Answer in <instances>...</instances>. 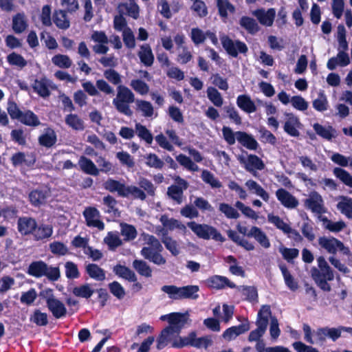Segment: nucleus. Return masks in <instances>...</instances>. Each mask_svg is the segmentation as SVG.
Returning a JSON list of instances; mask_svg holds the SVG:
<instances>
[{
    "instance_id": "obj_1",
    "label": "nucleus",
    "mask_w": 352,
    "mask_h": 352,
    "mask_svg": "<svg viewBox=\"0 0 352 352\" xmlns=\"http://www.w3.org/2000/svg\"><path fill=\"white\" fill-rule=\"evenodd\" d=\"M162 321H167L169 324L160 333L157 339V349H163L171 340L172 336L175 334L179 335L189 319V314L185 313L172 312L168 314L161 316Z\"/></svg>"
},
{
    "instance_id": "obj_2",
    "label": "nucleus",
    "mask_w": 352,
    "mask_h": 352,
    "mask_svg": "<svg viewBox=\"0 0 352 352\" xmlns=\"http://www.w3.org/2000/svg\"><path fill=\"white\" fill-rule=\"evenodd\" d=\"M18 232L22 236H32L34 241H43L50 238L53 234L50 225L38 224L35 218L30 216L19 217L16 222Z\"/></svg>"
},
{
    "instance_id": "obj_3",
    "label": "nucleus",
    "mask_w": 352,
    "mask_h": 352,
    "mask_svg": "<svg viewBox=\"0 0 352 352\" xmlns=\"http://www.w3.org/2000/svg\"><path fill=\"white\" fill-rule=\"evenodd\" d=\"M161 290L167 294L172 300L193 299L198 298L199 287L197 285H186L177 287L176 285H164Z\"/></svg>"
},
{
    "instance_id": "obj_4",
    "label": "nucleus",
    "mask_w": 352,
    "mask_h": 352,
    "mask_svg": "<svg viewBox=\"0 0 352 352\" xmlns=\"http://www.w3.org/2000/svg\"><path fill=\"white\" fill-rule=\"evenodd\" d=\"M117 89V96L113 98V104L120 113L129 117L131 116L133 111L130 109L129 104L135 101L134 94L129 88L124 85H119Z\"/></svg>"
},
{
    "instance_id": "obj_5",
    "label": "nucleus",
    "mask_w": 352,
    "mask_h": 352,
    "mask_svg": "<svg viewBox=\"0 0 352 352\" xmlns=\"http://www.w3.org/2000/svg\"><path fill=\"white\" fill-rule=\"evenodd\" d=\"M187 226L197 235L199 239L204 240H213L219 242H224L225 237L217 230V229L210 225L206 223H197L195 221L187 223Z\"/></svg>"
},
{
    "instance_id": "obj_6",
    "label": "nucleus",
    "mask_w": 352,
    "mask_h": 352,
    "mask_svg": "<svg viewBox=\"0 0 352 352\" xmlns=\"http://www.w3.org/2000/svg\"><path fill=\"white\" fill-rule=\"evenodd\" d=\"M175 184H172L167 188L168 197L177 204L183 202L184 192L189 186L188 182L177 175L174 177Z\"/></svg>"
},
{
    "instance_id": "obj_7",
    "label": "nucleus",
    "mask_w": 352,
    "mask_h": 352,
    "mask_svg": "<svg viewBox=\"0 0 352 352\" xmlns=\"http://www.w3.org/2000/svg\"><path fill=\"white\" fill-rule=\"evenodd\" d=\"M220 40L226 52L234 58H236L239 53L245 54L248 51V46L244 42L239 40L234 41L228 35L221 36Z\"/></svg>"
},
{
    "instance_id": "obj_8",
    "label": "nucleus",
    "mask_w": 352,
    "mask_h": 352,
    "mask_svg": "<svg viewBox=\"0 0 352 352\" xmlns=\"http://www.w3.org/2000/svg\"><path fill=\"white\" fill-rule=\"evenodd\" d=\"M318 244L330 254H335L338 250L344 255H351L349 248L335 237L327 238L325 236H320L318 239Z\"/></svg>"
},
{
    "instance_id": "obj_9",
    "label": "nucleus",
    "mask_w": 352,
    "mask_h": 352,
    "mask_svg": "<svg viewBox=\"0 0 352 352\" xmlns=\"http://www.w3.org/2000/svg\"><path fill=\"white\" fill-rule=\"evenodd\" d=\"M82 87L84 91L91 96L99 95V91L107 95H114L113 88L103 79L97 80L96 86L91 81H87L82 84Z\"/></svg>"
},
{
    "instance_id": "obj_10",
    "label": "nucleus",
    "mask_w": 352,
    "mask_h": 352,
    "mask_svg": "<svg viewBox=\"0 0 352 352\" xmlns=\"http://www.w3.org/2000/svg\"><path fill=\"white\" fill-rule=\"evenodd\" d=\"M239 160L241 164H243L245 170L251 173L254 177L258 176L257 170H262L265 167L263 161L254 154L248 155L247 158L240 157Z\"/></svg>"
},
{
    "instance_id": "obj_11",
    "label": "nucleus",
    "mask_w": 352,
    "mask_h": 352,
    "mask_svg": "<svg viewBox=\"0 0 352 352\" xmlns=\"http://www.w3.org/2000/svg\"><path fill=\"white\" fill-rule=\"evenodd\" d=\"M238 232L248 237H254L261 246L265 248L270 247V242L266 234L262 230L256 226H252L249 232L247 233L248 228L239 224L236 226Z\"/></svg>"
},
{
    "instance_id": "obj_12",
    "label": "nucleus",
    "mask_w": 352,
    "mask_h": 352,
    "mask_svg": "<svg viewBox=\"0 0 352 352\" xmlns=\"http://www.w3.org/2000/svg\"><path fill=\"white\" fill-rule=\"evenodd\" d=\"M304 206L313 213L322 214L326 212L322 196L316 191H312L309 197L304 200Z\"/></svg>"
},
{
    "instance_id": "obj_13",
    "label": "nucleus",
    "mask_w": 352,
    "mask_h": 352,
    "mask_svg": "<svg viewBox=\"0 0 352 352\" xmlns=\"http://www.w3.org/2000/svg\"><path fill=\"white\" fill-rule=\"evenodd\" d=\"M206 287L211 289L220 290L229 287L234 289L236 287L234 283L230 280L226 276L220 275H212L204 281Z\"/></svg>"
},
{
    "instance_id": "obj_14",
    "label": "nucleus",
    "mask_w": 352,
    "mask_h": 352,
    "mask_svg": "<svg viewBox=\"0 0 352 352\" xmlns=\"http://www.w3.org/2000/svg\"><path fill=\"white\" fill-rule=\"evenodd\" d=\"M318 268L315 267L311 268V273L312 278H327L329 280L334 279L333 270L329 265L324 256H320L317 258Z\"/></svg>"
},
{
    "instance_id": "obj_15",
    "label": "nucleus",
    "mask_w": 352,
    "mask_h": 352,
    "mask_svg": "<svg viewBox=\"0 0 352 352\" xmlns=\"http://www.w3.org/2000/svg\"><path fill=\"white\" fill-rule=\"evenodd\" d=\"M284 115L286 118V120L283 124L284 131L291 137H299V129L301 126L299 118L293 113L285 112Z\"/></svg>"
},
{
    "instance_id": "obj_16",
    "label": "nucleus",
    "mask_w": 352,
    "mask_h": 352,
    "mask_svg": "<svg viewBox=\"0 0 352 352\" xmlns=\"http://www.w3.org/2000/svg\"><path fill=\"white\" fill-rule=\"evenodd\" d=\"M51 195V190L49 188L41 187L32 190L29 194V201L32 206L40 207L47 202V199Z\"/></svg>"
},
{
    "instance_id": "obj_17",
    "label": "nucleus",
    "mask_w": 352,
    "mask_h": 352,
    "mask_svg": "<svg viewBox=\"0 0 352 352\" xmlns=\"http://www.w3.org/2000/svg\"><path fill=\"white\" fill-rule=\"evenodd\" d=\"M87 226L89 227L97 228L99 230L104 229V223L100 220V212L95 207H87L83 212Z\"/></svg>"
},
{
    "instance_id": "obj_18",
    "label": "nucleus",
    "mask_w": 352,
    "mask_h": 352,
    "mask_svg": "<svg viewBox=\"0 0 352 352\" xmlns=\"http://www.w3.org/2000/svg\"><path fill=\"white\" fill-rule=\"evenodd\" d=\"M276 196L280 204L287 208H296L299 204V201L296 197L284 188L278 189L276 191Z\"/></svg>"
},
{
    "instance_id": "obj_19",
    "label": "nucleus",
    "mask_w": 352,
    "mask_h": 352,
    "mask_svg": "<svg viewBox=\"0 0 352 352\" xmlns=\"http://www.w3.org/2000/svg\"><path fill=\"white\" fill-rule=\"evenodd\" d=\"M253 15L261 25L270 27L273 25L275 19L276 10L272 8L265 11L263 8H259L253 12Z\"/></svg>"
},
{
    "instance_id": "obj_20",
    "label": "nucleus",
    "mask_w": 352,
    "mask_h": 352,
    "mask_svg": "<svg viewBox=\"0 0 352 352\" xmlns=\"http://www.w3.org/2000/svg\"><path fill=\"white\" fill-rule=\"evenodd\" d=\"M47 307L56 319L63 318L67 315V311L65 305L56 298L48 299Z\"/></svg>"
},
{
    "instance_id": "obj_21",
    "label": "nucleus",
    "mask_w": 352,
    "mask_h": 352,
    "mask_svg": "<svg viewBox=\"0 0 352 352\" xmlns=\"http://www.w3.org/2000/svg\"><path fill=\"white\" fill-rule=\"evenodd\" d=\"M250 330V323L248 320H245V323L237 326H232L228 328L222 334V337L228 341L235 339L238 336L243 334Z\"/></svg>"
},
{
    "instance_id": "obj_22",
    "label": "nucleus",
    "mask_w": 352,
    "mask_h": 352,
    "mask_svg": "<svg viewBox=\"0 0 352 352\" xmlns=\"http://www.w3.org/2000/svg\"><path fill=\"white\" fill-rule=\"evenodd\" d=\"M162 251H158L149 247H144L141 250V254L143 257L149 261L157 265H162L166 263V258L161 254Z\"/></svg>"
},
{
    "instance_id": "obj_23",
    "label": "nucleus",
    "mask_w": 352,
    "mask_h": 352,
    "mask_svg": "<svg viewBox=\"0 0 352 352\" xmlns=\"http://www.w3.org/2000/svg\"><path fill=\"white\" fill-rule=\"evenodd\" d=\"M236 136L239 143L249 150L256 151L259 146L258 142L253 135L245 131H236Z\"/></svg>"
},
{
    "instance_id": "obj_24",
    "label": "nucleus",
    "mask_w": 352,
    "mask_h": 352,
    "mask_svg": "<svg viewBox=\"0 0 352 352\" xmlns=\"http://www.w3.org/2000/svg\"><path fill=\"white\" fill-rule=\"evenodd\" d=\"M236 104L239 109L247 113H252L256 111V106L250 96L241 94L236 98Z\"/></svg>"
},
{
    "instance_id": "obj_25",
    "label": "nucleus",
    "mask_w": 352,
    "mask_h": 352,
    "mask_svg": "<svg viewBox=\"0 0 352 352\" xmlns=\"http://www.w3.org/2000/svg\"><path fill=\"white\" fill-rule=\"evenodd\" d=\"M126 186L124 183L112 178H109L103 184V187L106 190L110 192H117L118 196L122 197H124V195H125Z\"/></svg>"
},
{
    "instance_id": "obj_26",
    "label": "nucleus",
    "mask_w": 352,
    "mask_h": 352,
    "mask_svg": "<svg viewBox=\"0 0 352 352\" xmlns=\"http://www.w3.org/2000/svg\"><path fill=\"white\" fill-rule=\"evenodd\" d=\"M47 265L43 261H36L32 262L28 268V274L36 278H41L46 274Z\"/></svg>"
},
{
    "instance_id": "obj_27",
    "label": "nucleus",
    "mask_w": 352,
    "mask_h": 352,
    "mask_svg": "<svg viewBox=\"0 0 352 352\" xmlns=\"http://www.w3.org/2000/svg\"><path fill=\"white\" fill-rule=\"evenodd\" d=\"M50 85V80L47 78L43 77L40 80L36 79L34 83L32 85L34 91L37 93L43 98H47L50 95L49 87Z\"/></svg>"
},
{
    "instance_id": "obj_28",
    "label": "nucleus",
    "mask_w": 352,
    "mask_h": 352,
    "mask_svg": "<svg viewBox=\"0 0 352 352\" xmlns=\"http://www.w3.org/2000/svg\"><path fill=\"white\" fill-rule=\"evenodd\" d=\"M113 272L118 277L127 280L129 282H136L137 280L135 272L125 265L117 264L113 267Z\"/></svg>"
},
{
    "instance_id": "obj_29",
    "label": "nucleus",
    "mask_w": 352,
    "mask_h": 352,
    "mask_svg": "<svg viewBox=\"0 0 352 352\" xmlns=\"http://www.w3.org/2000/svg\"><path fill=\"white\" fill-rule=\"evenodd\" d=\"M52 19L58 29L67 30L70 26V21L67 19L65 10H56L53 13Z\"/></svg>"
},
{
    "instance_id": "obj_30",
    "label": "nucleus",
    "mask_w": 352,
    "mask_h": 352,
    "mask_svg": "<svg viewBox=\"0 0 352 352\" xmlns=\"http://www.w3.org/2000/svg\"><path fill=\"white\" fill-rule=\"evenodd\" d=\"M78 165L82 171L86 174L98 176L100 173V170L95 164L85 156L82 155L79 158Z\"/></svg>"
},
{
    "instance_id": "obj_31",
    "label": "nucleus",
    "mask_w": 352,
    "mask_h": 352,
    "mask_svg": "<svg viewBox=\"0 0 352 352\" xmlns=\"http://www.w3.org/2000/svg\"><path fill=\"white\" fill-rule=\"evenodd\" d=\"M18 120L21 124L32 127H36L41 124L38 116L30 109L23 111Z\"/></svg>"
},
{
    "instance_id": "obj_32",
    "label": "nucleus",
    "mask_w": 352,
    "mask_h": 352,
    "mask_svg": "<svg viewBox=\"0 0 352 352\" xmlns=\"http://www.w3.org/2000/svg\"><path fill=\"white\" fill-rule=\"evenodd\" d=\"M56 134L51 128H47L46 132L38 137L39 144L46 148L53 146L56 144Z\"/></svg>"
},
{
    "instance_id": "obj_33",
    "label": "nucleus",
    "mask_w": 352,
    "mask_h": 352,
    "mask_svg": "<svg viewBox=\"0 0 352 352\" xmlns=\"http://www.w3.org/2000/svg\"><path fill=\"white\" fill-rule=\"evenodd\" d=\"M141 50L138 52V56L140 61L146 67H150L153 64L154 55L149 45L144 44L140 47Z\"/></svg>"
},
{
    "instance_id": "obj_34",
    "label": "nucleus",
    "mask_w": 352,
    "mask_h": 352,
    "mask_svg": "<svg viewBox=\"0 0 352 352\" xmlns=\"http://www.w3.org/2000/svg\"><path fill=\"white\" fill-rule=\"evenodd\" d=\"M12 30L16 34H21L28 28V22L24 13L19 12L12 18Z\"/></svg>"
},
{
    "instance_id": "obj_35",
    "label": "nucleus",
    "mask_w": 352,
    "mask_h": 352,
    "mask_svg": "<svg viewBox=\"0 0 352 352\" xmlns=\"http://www.w3.org/2000/svg\"><path fill=\"white\" fill-rule=\"evenodd\" d=\"M86 272L90 278L102 281L105 279V272L97 264L89 263L86 266Z\"/></svg>"
},
{
    "instance_id": "obj_36",
    "label": "nucleus",
    "mask_w": 352,
    "mask_h": 352,
    "mask_svg": "<svg viewBox=\"0 0 352 352\" xmlns=\"http://www.w3.org/2000/svg\"><path fill=\"white\" fill-rule=\"evenodd\" d=\"M197 336V333L192 331L187 336H179L171 342V346L176 349H182L185 346H192L193 338Z\"/></svg>"
},
{
    "instance_id": "obj_37",
    "label": "nucleus",
    "mask_w": 352,
    "mask_h": 352,
    "mask_svg": "<svg viewBox=\"0 0 352 352\" xmlns=\"http://www.w3.org/2000/svg\"><path fill=\"white\" fill-rule=\"evenodd\" d=\"M313 128L316 133L323 139L330 141L334 137L335 129L331 126L325 127L319 123H315Z\"/></svg>"
},
{
    "instance_id": "obj_38",
    "label": "nucleus",
    "mask_w": 352,
    "mask_h": 352,
    "mask_svg": "<svg viewBox=\"0 0 352 352\" xmlns=\"http://www.w3.org/2000/svg\"><path fill=\"white\" fill-rule=\"evenodd\" d=\"M279 267L282 272L287 287L293 292L296 291L298 288V282L294 278L293 276L290 274L287 266L285 265H280Z\"/></svg>"
},
{
    "instance_id": "obj_39",
    "label": "nucleus",
    "mask_w": 352,
    "mask_h": 352,
    "mask_svg": "<svg viewBox=\"0 0 352 352\" xmlns=\"http://www.w3.org/2000/svg\"><path fill=\"white\" fill-rule=\"evenodd\" d=\"M239 24L251 34H254L259 30V27L256 21L250 16H242L240 19Z\"/></svg>"
},
{
    "instance_id": "obj_40",
    "label": "nucleus",
    "mask_w": 352,
    "mask_h": 352,
    "mask_svg": "<svg viewBox=\"0 0 352 352\" xmlns=\"http://www.w3.org/2000/svg\"><path fill=\"white\" fill-rule=\"evenodd\" d=\"M133 267L140 275L146 278L152 276V270L146 261L135 259L133 262Z\"/></svg>"
},
{
    "instance_id": "obj_41",
    "label": "nucleus",
    "mask_w": 352,
    "mask_h": 352,
    "mask_svg": "<svg viewBox=\"0 0 352 352\" xmlns=\"http://www.w3.org/2000/svg\"><path fill=\"white\" fill-rule=\"evenodd\" d=\"M94 293V289L87 283L74 287L72 289V294L75 296L86 299L91 298Z\"/></svg>"
},
{
    "instance_id": "obj_42",
    "label": "nucleus",
    "mask_w": 352,
    "mask_h": 352,
    "mask_svg": "<svg viewBox=\"0 0 352 352\" xmlns=\"http://www.w3.org/2000/svg\"><path fill=\"white\" fill-rule=\"evenodd\" d=\"M217 7L219 16L224 19L228 18V11L231 13L235 11L234 6L228 0H217Z\"/></svg>"
},
{
    "instance_id": "obj_43",
    "label": "nucleus",
    "mask_w": 352,
    "mask_h": 352,
    "mask_svg": "<svg viewBox=\"0 0 352 352\" xmlns=\"http://www.w3.org/2000/svg\"><path fill=\"white\" fill-rule=\"evenodd\" d=\"M245 186L250 190H254L255 193L263 201H268L270 199L269 194L256 182L252 179H249L245 182Z\"/></svg>"
},
{
    "instance_id": "obj_44",
    "label": "nucleus",
    "mask_w": 352,
    "mask_h": 352,
    "mask_svg": "<svg viewBox=\"0 0 352 352\" xmlns=\"http://www.w3.org/2000/svg\"><path fill=\"white\" fill-rule=\"evenodd\" d=\"M346 29L343 24H339L337 27V40L338 42L339 51L346 52L349 49V44L346 37Z\"/></svg>"
},
{
    "instance_id": "obj_45",
    "label": "nucleus",
    "mask_w": 352,
    "mask_h": 352,
    "mask_svg": "<svg viewBox=\"0 0 352 352\" xmlns=\"http://www.w3.org/2000/svg\"><path fill=\"white\" fill-rule=\"evenodd\" d=\"M337 207L348 219H352V198L343 197L342 200L338 202Z\"/></svg>"
},
{
    "instance_id": "obj_46",
    "label": "nucleus",
    "mask_w": 352,
    "mask_h": 352,
    "mask_svg": "<svg viewBox=\"0 0 352 352\" xmlns=\"http://www.w3.org/2000/svg\"><path fill=\"white\" fill-rule=\"evenodd\" d=\"M162 242L164 244L166 248L173 255L177 256L179 254L178 244L175 240L169 236L166 232L163 234Z\"/></svg>"
},
{
    "instance_id": "obj_47",
    "label": "nucleus",
    "mask_w": 352,
    "mask_h": 352,
    "mask_svg": "<svg viewBox=\"0 0 352 352\" xmlns=\"http://www.w3.org/2000/svg\"><path fill=\"white\" fill-rule=\"evenodd\" d=\"M333 173L344 184L352 188V175L348 171L342 168L336 167Z\"/></svg>"
},
{
    "instance_id": "obj_48",
    "label": "nucleus",
    "mask_w": 352,
    "mask_h": 352,
    "mask_svg": "<svg viewBox=\"0 0 352 352\" xmlns=\"http://www.w3.org/2000/svg\"><path fill=\"white\" fill-rule=\"evenodd\" d=\"M207 96L210 101L216 107H220L223 103V99L221 93L213 87L207 89Z\"/></svg>"
},
{
    "instance_id": "obj_49",
    "label": "nucleus",
    "mask_w": 352,
    "mask_h": 352,
    "mask_svg": "<svg viewBox=\"0 0 352 352\" xmlns=\"http://www.w3.org/2000/svg\"><path fill=\"white\" fill-rule=\"evenodd\" d=\"M65 123L73 129L83 130L85 128L83 120L77 114L70 113L65 117Z\"/></svg>"
},
{
    "instance_id": "obj_50",
    "label": "nucleus",
    "mask_w": 352,
    "mask_h": 352,
    "mask_svg": "<svg viewBox=\"0 0 352 352\" xmlns=\"http://www.w3.org/2000/svg\"><path fill=\"white\" fill-rule=\"evenodd\" d=\"M312 105L314 109L319 112H323L328 109V100L323 91L319 92L318 97L313 100Z\"/></svg>"
},
{
    "instance_id": "obj_51",
    "label": "nucleus",
    "mask_w": 352,
    "mask_h": 352,
    "mask_svg": "<svg viewBox=\"0 0 352 352\" xmlns=\"http://www.w3.org/2000/svg\"><path fill=\"white\" fill-rule=\"evenodd\" d=\"M124 193V197L131 196L133 199H139L142 201L145 200L146 198L145 192L142 189L133 185L126 186Z\"/></svg>"
},
{
    "instance_id": "obj_52",
    "label": "nucleus",
    "mask_w": 352,
    "mask_h": 352,
    "mask_svg": "<svg viewBox=\"0 0 352 352\" xmlns=\"http://www.w3.org/2000/svg\"><path fill=\"white\" fill-rule=\"evenodd\" d=\"M135 130L138 136L144 140L147 144H151L153 140V136L151 132L144 125L140 123L135 124Z\"/></svg>"
},
{
    "instance_id": "obj_53",
    "label": "nucleus",
    "mask_w": 352,
    "mask_h": 352,
    "mask_svg": "<svg viewBox=\"0 0 352 352\" xmlns=\"http://www.w3.org/2000/svg\"><path fill=\"white\" fill-rule=\"evenodd\" d=\"M145 164L150 168L155 169H162L164 162L155 153H148L144 156Z\"/></svg>"
},
{
    "instance_id": "obj_54",
    "label": "nucleus",
    "mask_w": 352,
    "mask_h": 352,
    "mask_svg": "<svg viewBox=\"0 0 352 352\" xmlns=\"http://www.w3.org/2000/svg\"><path fill=\"white\" fill-rule=\"evenodd\" d=\"M201 177L206 184H209L213 188H219L222 186L221 182L208 170H204L201 172Z\"/></svg>"
},
{
    "instance_id": "obj_55",
    "label": "nucleus",
    "mask_w": 352,
    "mask_h": 352,
    "mask_svg": "<svg viewBox=\"0 0 352 352\" xmlns=\"http://www.w3.org/2000/svg\"><path fill=\"white\" fill-rule=\"evenodd\" d=\"M121 235L124 236L125 241H132L137 236V230L135 228L128 223L121 224Z\"/></svg>"
},
{
    "instance_id": "obj_56",
    "label": "nucleus",
    "mask_w": 352,
    "mask_h": 352,
    "mask_svg": "<svg viewBox=\"0 0 352 352\" xmlns=\"http://www.w3.org/2000/svg\"><path fill=\"white\" fill-rule=\"evenodd\" d=\"M8 63L12 66H16L21 69L25 67L28 63L27 60L19 54L12 52L7 56Z\"/></svg>"
},
{
    "instance_id": "obj_57",
    "label": "nucleus",
    "mask_w": 352,
    "mask_h": 352,
    "mask_svg": "<svg viewBox=\"0 0 352 352\" xmlns=\"http://www.w3.org/2000/svg\"><path fill=\"white\" fill-rule=\"evenodd\" d=\"M243 296H245V300L249 302H256L258 300L257 289L254 286H241L239 288Z\"/></svg>"
},
{
    "instance_id": "obj_58",
    "label": "nucleus",
    "mask_w": 352,
    "mask_h": 352,
    "mask_svg": "<svg viewBox=\"0 0 352 352\" xmlns=\"http://www.w3.org/2000/svg\"><path fill=\"white\" fill-rule=\"evenodd\" d=\"M136 105L137 110L142 111L144 117H151L153 116L154 109L150 102L143 100H137Z\"/></svg>"
},
{
    "instance_id": "obj_59",
    "label": "nucleus",
    "mask_w": 352,
    "mask_h": 352,
    "mask_svg": "<svg viewBox=\"0 0 352 352\" xmlns=\"http://www.w3.org/2000/svg\"><path fill=\"white\" fill-rule=\"evenodd\" d=\"M258 131L260 133L261 140L263 143H268L272 146L277 144V138L270 131L267 130L265 127H261Z\"/></svg>"
},
{
    "instance_id": "obj_60",
    "label": "nucleus",
    "mask_w": 352,
    "mask_h": 352,
    "mask_svg": "<svg viewBox=\"0 0 352 352\" xmlns=\"http://www.w3.org/2000/svg\"><path fill=\"white\" fill-rule=\"evenodd\" d=\"M52 63L60 68L67 69L72 66V62L67 55L56 54L52 58Z\"/></svg>"
},
{
    "instance_id": "obj_61",
    "label": "nucleus",
    "mask_w": 352,
    "mask_h": 352,
    "mask_svg": "<svg viewBox=\"0 0 352 352\" xmlns=\"http://www.w3.org/2000/svg\"><path fill=\"white\" fill-rule=\"evenodd\" d=\"M267 220L270 223L274 224L278 229L282 230L284 233L286 232L290 226L285 222L278 215H274L272 213L267 214Z\"/></svg>"
},
{
    "instance_id": "obj_62",
    "label": "nucleus",
    "mask_w": 352,
    "mask_h": 352,
    "mask_svg": "<svg viewBox=\"0 0 352 352\" xmlns=\"http://www.w3.org/2000/svg\"><path fill=\"white\" fill-rule=\"evenodd\" d=\"M161 221L164 226L168 228L170 230H173L175 228H178L179 230L186 229L184 224L182 223L179 220L173 218L168 219L166 217L162 216L161 217Z\"/></svg>"
},
{
    "instance_id": "obj_63",
    "label": "nucleus",
    "mask_w": 352,
    "mask_h": 352,
    "mask_svg": "<svg viewBox=\"0 0 352 352\" xmlns=\"http://www.w3.org/2000/svg\"><path fill=\"white\" fill-rule=\"evenodd\" d=\"M219 210L228 219H236L239 217V213L228 204L221 203L219 205Z\"/></svg>"
},
{
    "instance_id": "obj_64",
    "label": "nucleus",
    "mask_w": 352,
    "mask_h": 352,
    "mask_svg": "<svg viewBox=\"0 0 352 352\" xmlns=\"http://www.w3.org/2000/svg\"><path fill=\"white\" fill-rule=\"evenodd\" d=\"M104 241L111 250H115L122 245V241L119 236L111 232H108L107 236L104 239Z\"/></svg>"
}]
</instances>
